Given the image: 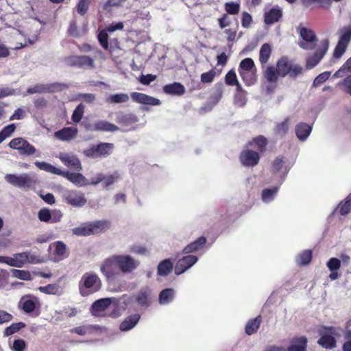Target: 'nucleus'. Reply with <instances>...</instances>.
<instances>
[{
	"mask_svg": "<svg viewBox=\"0 0 351 351\" xmlns=\"http://www.w3.org/2000/svg\"><path fill=\"white\" fill-rule=\"evenodd\" d=\"M93 234L106 231L110 227V222L108 220H99L91 222Z\"/></svg>",
	"mask_w": 351,
	"mask_h": 351,
	"instance_id": "39",
	"label": "nucleus"
},
{
	"mask_svg": "<svg viewBox=\"0 0 351 351\" xmlns=\"http://www.w3.org/2000/svg\"><path fill=\"white\" fill-rule=\"evenodd\" d=\"M271 54V47L267 43L262 45L259 53V61L261 64H265L269 60Z\"/></svg>",
	"mask_w": 351,
	"mask_h": 351,
	"instance_id": "41",
	"label": "nucleus"
},
{
	"mask_svg": "<svg viewBox=\"0 0 351 351\" xmlns=\"http://www.w3.org/2000/svg\"><path fill=\"white\" fill-rule=\"evenodd\" d=\"M113 144L101 143L97 145H93L84 151V154L87 157L97 158L105 157L109 155L112 150Z\"/></svg>",
	"mask_w": 351,
	"mask_h": 351,
	"instance_id": "9",
	"label": "nucleus"
},
{
	"mask_svg": "<svg viewBox=\"0 0 351 351\" xmlns=\"http://www.w3.org/2000/svg\"><path fill=\"white\" fill-rule=\"evenodd\" d=\"M298 33L302 39V40L298 41V45L300 48L305 50H312L315 48L317 39L314 32L311 29L299 26Z\"/></svg>",
	"mask_w": 351,
	"mask_h": 351,
	"instance_id": "7",
	"label": "nucleus"
},
{
	"mask_svg": "<svg viewBox=\"0 0 351 351\" xmlns=\"http://www.w3.org/2000/svg\"><path fill=\"white\" fill-rule=\"evenodd\" d=\"M111 304V298H105L97 300L91 306V311L93 315L97 316L100 313L104 311Z\"/></svg>",
	"mask_w": 351,
	"mask_h": 351,
	"instance_id": "26",
	"label": "nucleus"
},
{
	"mask_svg": "<svg viewBox=\"0 0 351 351\" xmlns=\"http://www.w3.org/2000/svg\"><path fill=\"white\" fill-rule=\"evenodd\" d=\"M104 178L103 184L104 187L108 188V186L117 182L120 179V176L117 172H114V173L109 176L104 175Z\"/></svg>",
	"mask_w": 351,
	"mask_h": 351,
	"instance_id": "52",
	"label": "nucleus"
},
{
	"mask_svg": "<svg viewBox=\"0 0 351 351\" xmlns=\"http://www.w3.org/2000/svg\"><path fill=\"white\" fill-rule=\"evenodd\" d=\"M62 197L64 202L75 208H82L87 203L85 194L77 190L62 189Z\"/></svg>",
	"mask_w": 351,
	"mask_h": 351,
	"instance_id": "5",
	"label": "nucleus"
},
{
	"mask_svg": "<svg viewBox=\"0 0 351 351\" xmlns=\"http://www.w3.org/2000/svg\"><path fill=\"white\" fill-rule=\"evenodd\" d=\"M27 93L28 94L47 93V85L43 84H36L33 87L29 88Z\"/></svg>",
	"mask_w": 351,
	"mask_h": 351,
	"instance_id": "61",
	"label": "nucleus"
},
{
	"mask_svg": "<svg viewBox=\"0 0 351 351\" xmlns=\"http://www.w3.org/2000/svg\"><path fill=\"white\" fill-rule=\"evenodd\" d=\"M291 64L292 62L287 57H282L278 60L276 64V70L278 76L283 77L288 75L291 69Z\"/></svg>",
	"mask_w": 351,
	"mask_h": 351,
	"instance_id": "24",
	"label": "nucleus"
},
{
	"mask_svg": "<svg viewBox=\"0 0 351 351\" xmlns=\"http://www.w3.org/2000/svg\"><path fill=\"white\" fill-rule=\"evenodd\" d=\"M240 5L237 3L228 2L225 3V10L230 14H236L239 12Z\"/></svg>",
	"mask_w": 351,
	"mask_h": 351,
	"instance_id": "59",
	"label": "nucleus"
},
{
	"mask_svg": "<svg viewBox=\"0 0 351 351\" xmlns=\"http://www.w3.org/2000/svg\"><path fill=\"white\" fill-rule=\"evenodd\" d=\"M341 32V35L334 51V56L337 58L341 57L346 51L347 46L351 39V27H344Z\"/></svg>",
	"mask_w": 351,
	"mask_h": 351,
	"instance_id": "12",
	"label": "nucleus"
},
{
	"mask_svg": "<svg viewBox=\"0 0 351 351\" xmlns=\"http://www.w3.org/2000/svg\"><path fill=\"white\" fill-rule=\"evenodd\" d=\"M326 266L330 271H338L341 267V261L337 258H331L327 262Z\"/></svg>",
	"mask_w": 351,
	"mask_h": 351,
	"instance_id": "62",
	"label": "nucleus"
},
{
	"mask_svg": "<svg viewBox=\"0 0 351 351\" xmlns=\"http://www.w3.org/2000/svg\"><path fill=\"white\" fill-rule=\"evenodd\" d=\"M20 304L22 306V308L25 312L31 313L34 311L36 306L38 304V301L35 297L26 295L21 299Z\"/></svg>",
	"mask_w": 351,
	"mask_h": 351,
	"instance_id": "28",
	"label": "nucleus"
},
{
	"mask_svg": "<svg viewBox=\"0 0 351 351\" xmlns=\"http://www.w3.org/2000/svg\"><path fill=\"white\" fill-rule=\"evenodd\" d=\"M330 75V73L328 71H325L319 74L318 76L315 77V79L313 81V86H318L322 83H324L325 81H326Z\"/></svg>",
	"mask_w": 351,
	"mask_h": 351,
	"instance_id": "63",
	"label": "nucleus"
},
{
	"mask_svg": "<svg viewBox=\"0 0 351 351\" xmlns=\"http://www.w3.org/2000/svg\"><path fill=\"white\" fill-rule=\"evenodd\" d=\"M100 285L101 281L95 274L86 273L80 282V293L83 296L88 295L99 290Z\"/></svg>",
	"mask_w": 351,
	"mask_h": 351,
	"instance_id": "4",
	"label": "nucleus"
},
{
	"mask_svg": "<svg viewBox=\"0 0 351 351\" xmlns=\"http://www.w3.org/2000/svg\"><path fill=\"white\" fill-rule=\"evenodd\" d=\"M47 93H56L62 91L68 88V86L61 82H53L51 84H46Z\"/></svg>",
	"mask_w": 351,
	"mask_h": 351,
	"instance_id": "51",
	"label": "nucleus"
},
{
	"mask_svg": "<svg viewBox=\"0 0 351 351\" xmlns=\"http://www.w3.org/2000/svg\"><path fill=\"white\" fill-rule=\"evenodd\" d=\"M130 251L137 255H146L147 254V248L140 244H133L130 247Z\"/></svg>",
	"mask_w": 351,
	"mask_h": 351,
	"instance_id": "58",
	"label": "nucleus"
},
{
	"mask_svg": "<svg viewBox=\"0 0 351 351\" xmlns=\"http://www.w3.org/2000/svg\"><path fill=\"white\" fill-rule=\"evenodd\" d=\"M84 128L87 131L90 132H116L119 130V128L106 121L99 120L96 121L92 123H84Z\"/></svg>",
	"mask_w": 351,
	"mask_h": 351,
	"instance_id": "13",
	"label": "nucleus"
},
{
	"mask_svg": "<svg viewBox=\"0 0 351 351\" xmlns=\"http://www.w3.org/2000/svg\"><path fill=\"white\" fill-rule=\"evenodd\" d=\"M58 158L67 167L75 171H80L82 169L81 162L74 154L62 152L60 153Z\"/></svg>",
	"mask_w": 351,
	"mask_h": 351,
	"instance_id": "18",
	"label": "nucleus"
},
{
	"mask_svg": "<svg viewBox=\"0 0 351 351\" xmlns=\"http://www.w3.org/2000/svg\"><path fill=\"white\" fill-rule=\"evenodd\" d=\"M165 93L173 95H182L185 93L184 86L178 82L167 84L162 88Z\"/></svg>",
	"mask_w": 351,
	"mask_h": 351,
	"instance_id": "30",
	"label": "nucleus"
},
{
	"mask_svg": "<svg viewBox=\"0 0 351 351\" xmlns=\"http://www.w3.org/2000/svg\"><path fill=\"white\" fill-rule=\"evenodd\" d=\"M77 132L78 130L76 128L69 127L56 132L55 133V136L56 138L62 141H71L75 138Z\"/></svg>",
	"mask_w": 351,
	"mask_h": 351,
	"instance_id": "27",
	"label": "nucleus"
},
{
	"mask_svg": "<svg viewBox=\"0 0 351 351\" xmlns=\"http://www.w3.org/2000/svg\"><path fill=\"white\" fill-rule=\"evenodd\" d=\"M341 88L351 96V75L345 77L339 83Z\"/></svg>",
	"mask_w": 351,
	"mask_h": 351,
	"instance_id": "57",
	"label": "nucleus"
},
{
	"mask_svg": "<svg viewBox=\"0 0 351 351\" xmlns=\"http://www.w3.org/2000/svg\"><path fill=\"white\" fill-rule=\"evenodd\" d=\"M198 261L195 255H187L178 260L175 266V274L180 275L194 265Z\"/></svg>",
	"mask_w": 351,
	"mask_h": 351,
	"instance_id": "17",
	"label": "nucleus"
},
{
	"mask_svg": "<svg viewBox=\"0 0 351 351\" xmlns=\"http://www.w3.org/2000/svg\"><path fill=\"white\" fill-rule=\"evenodd\" d=\"M117 254L106 258L100 265V271L110 282L116 281L121 276L118 269Z\"/></svg>",
	"mask_w": 351,
	"mask_h": 351,
	"instance_id": "2",
	"label": "nucleus"
},
{
	"mask_svg": "<svg viewBox=\"0 0 351 351\" xmlns=\"http://www.w3.org/2000/svg\"><path fill=\"white\" fill-rule=\"evenodd\" d=\"M312 259V252L306 250L298 254L295 261L299 265H306L310 263Z\"/></svg>",
	"mask_w": 351,
	"mask_h": 351,
	"instance_id": "42",
	"label": "nucleus"
},
{
	"mask_svg": "<svg viewBox=\"0 0 351 351\" xmlns=\"http://www.w3.org/2000/svg\"><path fill=\"white\" fill-rule=\"evenodd\" d=\"M9 146L18 150L21 155L31 156L36 153V148L23 138H15L12 139Z\"/></svg>",
	"mask_w": 351,
	"mask_h": 351,
	"instance_id": "10",
	"label": "nucleus"
},
{
	"mask_svg": "<svg viewBox=\"0 0 351 351\" xmlns=\"http://www.w3.org/2000/svg\"><path fill=\"white\" fill-rule=\"evenodd\" d=\"M307 338L304 336L295 337L291 339L287 351H306Z\"/></svg>",
	"mask_w": 351,
	"mask_h": 351,
	"instance_id": "22",
	"label": "nucleus"
},
{
	"mask_svg": "<svg viewBox=\"0 0 351 351\" xmlns=\"http://www.w3.org/2000/svg\"><path fill=\"white\" fill-rule=\"evenodd\" d=\"M174 297V289L171 288L163 289L159 294V304L161 305L168 304L173 300Z\"/></svg>",
	"mask_w": 351,
	"mask_h": 351,
	"instance_id": "33",
	"label": "nucleus"
},
{
	"mask_svg": "<svg viewBox=\"0 0 351 351\" xmlns=\"http://www.w3.org/2000/svg\"><path fill=\"white\" fill-rule=\"evenodd\" d=\"M32 10V5L28 1H24L22 9H17L14 13L6 16L7 27H0V37L5 41L13 44L12 49H22L32 45L38 39L40 31L35 23L25 22L24 18L30 14Z\"/></svg>",
	"mask_w": 351,
	"mask_h": 351,
	"instance_id": "1",
	"label": "nucleus"
},
{
	"mask_svg": "<svg viewBox=\"0 0 351 351\" xmlns=\"http://www.w3.org/2000/svg\"><path fill=\"white\" fill-rule=\"evenodd\" d=\"M34 165L40 170L51 173L55 175L60 176V174L62 173V171L61 169L45 162L36 161Z\"/></svg>",
	"mask_w": 351,
	"mask_h": 351,
	"instance_id": "38",
	"label": "nucleus"
},
{
	"mask_svg": "<svg viewBox=\"0 0 351 351\" xmlns=\"http://www.w3.org/2000/svg\"><path fill=\"white\" fill-rule=\"evenodd\" d=\"M14 262L17 264L16 267H22L27 263L36 264L40 262V258L30 252H24L13 254Z\"/></svg>",
	"mask_w": 351,
	"mask_h": 351,
	"instance_id": "16",
	"label": "nucleus"
},
{
	"mask_svg": "<svg viewBox=\"0 0 351 351\" xmlns=\"http://www.w3.org/2000/svg\"><path fill=\"white\" fill-rule=\"evenodd\" d=\"M5 180L11 185L23 189L31 188L36 182L34 178L25 173L20 175L6 174L5 176Z\"/></svg>",
	"mask_w": 351,
	"mask_h": 351,
	"instance_id": "6",
	"label": "nucleus"
},
{
	"mask_svg": "<svg viewBox=\"0 0 351 351\" xmlns=\"http://www.w3.org/2000/svg\"><path fill=\"white\" fill-rule=\"evenodd\" d=\"M76 236H88L93 234L91 222L84 223L72 230Z\"/></svg>",
	"mask_w": 351,
	"mask_h": 351,
	"instance_id": "34",
	"label": "nucleus"
},
{
	"mask_svg": "<svg viewBox=\"0 0 351 351\" xmlns=\"http://www.w3.org/2000/svg\"><path fill=\"white\" fill-rule=\"evenodd\" d=\"M320 333L322 336L317 341L319 345L326 349H332L336 346L334 336H339V334L335 328H324Z\"/></svg>",
	"mask_w": 351,
	"mask_h": 351,
	"instance_id": "8",
	"label": "nucleus"
},
{
	"mask_svg": "<svg viewBox=\"0 0 351 351\" xmlns=\"http://www.w3.org/2000/svg\"><path fill=\"white\" fill-rule=\"evenodd\" d=\"M38 289L40 292L47 294H57L59 291L60 287L58 285L50 284L47 286L40 287Z\"/></svg>",
	"mask_w": 351,
	"mask_h": 351,
	"instance_id": "55",
	"label": "nucleus"
},
{
	"mask_svg": "<svg viewBox=\"0 0 351 351\" xmlns=\"http://www.w3.org/2000/svg\"><path fill=\"white\" fill-rule=\"evenodd\" d=\"M131 97L134 101L138 104L152 106H158L160 104L159 99L141 93L134 92L131 94Z\"/></svg>",
	"mask_w": 351,
	"mask_h": 351,
	"instance_id": "20",
	"label": "nucleus"
},
{
	"mask_svg": "<svg viewBox=\"0 0 351 351\" xmlns=\"http://www.w3.org/2000/svg\"><path fill=\"white\" fill-rule=\"evenodd\" d=\"M84 106L82 104H80L74 110L71 116L72 121L74 123H79L84 114Z\"/></svg>",
	"mask_w": 351,
	"mask_h": 351,
	"instance_id": "53",
	"label": "nucleus"
},
{
	"mask_svg": "<svg viewBox=\"0 0 351 351\" xmlns=\"http://www.w3.org/2000/svg\"><path fill=\"white\" fill-rule=\"evenodd\" d=\"M312 131V127L306 123H299L295 126V134L301 141H305Z\"/></svg>",
	"mask_w": 351,
	"mask_h": 351,
	"instance_id": "25",
	"label": "nucleus"
},
{
	"mask_svg": "<svg viewBox=\"0 0 351 351\" xmlns=\"http://www.w3.org/2000/svg\"><path fill=\"white\" fill-rule=\"evenodd\" d=\"M25 326V324L23 322L14 323L5 329L4 335L6 337L10 336L19 331Z\"/></svg>",
	"mask_w": 351,
	"mask_h": 351,
	"instance_id": "49",
	"label": "nucleus"
},
{
	"mask_svg": "<svg viewBox=\"0 0 351 351\" xmlns=\"http://www.w3.org/2000/svg\"><path fill=\"white\" fill-rule=\"evenodd\" d=\"M129 95L126 93H117L110 95L106 101L110 104L126 103L129 101Z\"/></svg>",
	"mask_w": 351,
	"mask_h": 351,
	"instance_id": "43",
	"label": "nucleus"
},
{
	"mask_svg": "<svg viewBox=\"0 0 351 351\" xmlns=\"http://www.w3.org/2000/svg\"><path fill=\"white\" fill-rule=\"evenodd\" d=\"M265 77L268 82H276L278 77L276 69L271 66H267L265 71Z\"/></svg>",
	"mask_w": 351,
	"mask_h": 351,
	"instance_id": "50",
	"label": "nucleus"
},
{
	"mask_svg": "<svg viewBox=\"0 0 351 351\" xmlns=\"http://www.w3.org/2000/svg\"><path fill=\"white\" fill-rule=\"evenodd\" d=\"M66 63L70 66H77L88 69H94L93 58L88 56H71L66 58Z\"/></svg>",
	"mask_w": 351,
	"mask_h": 351,
	"instance_id": "14",
	"label": "nucleus"
},
{
	"mask_svg": "<svg viewBox=\"0 0 351 351\" xmlns=\"http://www.w3.org/2000/svg\"><path fill=\"white\" fill-rule=\"evenodd\" d=\"M206 243V238L204 237H200L195 241L187 245L184 248L183 252L185 254L195 252L200 250Z\"/></svg>",
	"mask_w": 351,
	"mask_h": 351,
	"instance_id": "32",
	"label": "nucleus"
},
{
	"mask_svg": "<svg viewBox=\"0 0 351 351\" xmlns=\"http://www.w3.org/2000/svg\"><path fill=\"white\" fill-rule=\"evenodd\" d=\"M267 139L263 136H258L254 138L249 143V145L257 149L258 152H263L267 145Z\"/></svg>",
	"mask_w": 351,
	"mask_h": 351,
	"instance_id": "44",
	"label": "nucleus"
},
{
	"mask_svg": "<svg viewBox=\"0 0 351 351\" xmlns=\"http://www.w3.org/2000/svg\"><path fill=\"white\" fill-rule=\"evenodd\" d=\"M173 263L170 259L161 261L157 268V274L161 276H166L172 271Z\"/></svg>",
	"mask_w": 351,
	"mask_h": 351,
	"instance_id": "35",
	"label": "nucleus"
},
{
	"mask_svg": "<svg viewBox=\"0 0 351 351\" xmlns=\"http://www.w3.org/2000/svg\"><path fill=\"white\" fill-rule=\"evenodd\" d=\"M55 247V254L58 257V260H62L67 256L66 246L61 241L56 242L53 244Z\"/></svg>",
	"mask_w": 351,
	"mask_h": 351,
	"instance_id": "45",
	"label": "nucleus"
},
{
	"mask_svg": "<svg viewBox=\"0 0 351 351\" xmlns=\"http://www.w3.org/2000/svg\"><path fill=\"white\" fill-rule=\"evenodd\" d=\"M60 176L66 178L73 184L80 187L86 186L89 184L86 178L79 173H71L62 171V173L60 174Z\"/></svg>",
	"mask_w": 351,
	"mask_h": 351,
	"instance_id": "21",
	"label": "nucleus"
},
{
	"mask_svg": "<svg viewBox=\"0 0 351 351\" xmlns=\"http://www.w3.org/2000/svg\"><path fill=\"white\" fill-rule=\"evenodd\" d=\"M261 322V316L256 317L255 319L250 320L245 326V332L248 335H251L256 332Z\"/></svg>",
	"mask_w": 351,
	"mask_h": 351,
	"instance_id": "40",
	"label": "nucleus"
},
{
	"mask_svg": "<svg viewBox=\"0 0 351 351\" xmlns=\"http://www.w3.org/2000/svg\"><path fill=\"white\" fill-rule=\"evenodd\" d=\"M141 316L135 313L127 317L120 324V330L123 332L129 331L132 329L138 322Z\"/></svg>",
	"mask_w": 351,
	"mask_h": 351,
	"instance_id": "29",
	"label": "nucleus"
},
{
	"mask_svg": "<svg viewBox=\"0 0 351 351\" xmlns=\"http://www.w3.org/2000/svg\"><path fill=\"white\" fill-rule=\"evenodd\" d=\"M117 258L121 275L134 274L141 264L139 260L128 254H117Z\"/></svg>",
	"mask_w": 351,
	"mask_h": 351,
	"instance_id": "3",
	"label": "nucleus"
},
{
	"mask_svg": "<svg viewBox=\"0 0 351 351\" xmlns=\"http://www.w3.org/2000/svg\"><path fill=\"white\" fill-rule=\"evenodd\" d=\"M38 217L40 221L43 222H51V211L47 208H43L38 211Z\"/></svg>",
	"mask_w": 351,
	"mask_h": 351,
	"instance_id": "60",
	"label": "nucleus"
},
{
	"mask_svg": "<svg viewBox=\"0 0 351 351\" xmlns=\"http://www.w3.org/2000/svg\"><path fill=\"white\" fill-rule=\"evenodd\" d=\"M291 125V121L289 117L285 119L282 121L278 123L275 128L276 133L280 136H285L289 132Z\"/></svg>",
	"mask_w": 351,
	"mask_h": 351,
	"instance_id": "36",
	"label": "nucleus"
},
{
	"mask_svg": "<svg viewBox=\"0 0 351 351\" xmlns=\"http://www.w3.org/2000/svg\"><path fill=\"white\" fill-rule=\"evenodd\" d=\"M339 208L340 213L342 215H346L351 211V197H348L344 202L339 204Z\"/></svg>",
	"mask_w": 351,
	"mask_h": 351,
	"instance_id": "56",
	"label": "nucleus"
},
{
	"mask_svg": "<svg viewBox=\"0 0 351 351\" xmlns=\"http://www.w3.org/2000/svg\"><path fill=\"white\" fill-rule=\"evenodd\" d=\"M11 271L14 278L23 280H31L32 279V275L29 271L14 269H12Z\"/></svg>",
	"mask_w": 351,
	"mask_h": 351,
	"instance_id": "47",
	"label": "nucleus"
},
{
	"mask_svg": "<svg viewBox=\"0 0 351 351\" xmlns=\"http://www.w3.org/2000/svg\"><path fill=\"white\" fill-rule=\"evenodd\" d=\"M226 83L229 86H234L235 84H237V77L236 73L231 70L226 75Z\"/></svg>",
	"mask_w": 351,
	"mask_h": 351,
	"instance_id": "64",
	"label": "nucleus"
},
{
	"mask_svg": "<svg viewBox=\"0 0 351 351\" xmlns=\"http://www.w3.org/2000/svg\"><path fill=\"white\" fill-rule=\"evenodd\" d=\"M150 295L151 290L147 287H143L135 295V300L138 306L147 308L150 304L149 301Z\"/></svg>",
	"mask_w": 351,
	"mask_h": 351,
	"instance_id": "23",
	"label": "nucleus"
},
{
	"mask_svg": "<svg viewBox=\"0 0 351 351\" xmlns=\"http://www.w3.org/2000/svg\"><path fill=\"white\" fill-rule=\"evenodd\" d=\"M290 167L286 165L285 158L283 156H278L272 162V171L285 178L288 173Z\"/></svg>",
	"mask_w": 351,
	"mask_h": 351,
	"instance_id": "19",
	"label": "nucleus"
},
{
	"mask_svg": "<svg viewBox=\"0 0 351 351\" xmlns=\"http://www.w3.org/2000/svg\"><path fill=\"white\" fill-rule=\"evenodd\" d=\"M239 159L243 166L254 167L258 163L260 156L257 151L246 149L241 153Z\"/></svg>",
	"mask_w": 351,
	"mask_h": 351,
	"instance_id": "15",
	"label": "nucleus"
},
{
	"mask_svg": "<svg viewBox=\"0 0 351 351\" xmlns=\"http://www.w3.org/2000/svg\"><path fill=\"white\" fill-rule=\"evenodd\" d=\"M282 17V11L279 8H272L265 13V22L267 25L273 24Z\"/></svg>",
	"mask_w": 351,
	"mask_h": 351,
	"instance_id": "31",
	"label": "nucleus"
},
{
	"mask_svg": "<svg viewBox=\"0 0 351 351\" xmlns=\"http://www.w3.org/2000/svg\"><path fill=\"white\" fill-rule=\"evenodd\" d=\"M239 73L245 84L250 86L255 82V72L254 71H244L243 70H239Z\"/></svg>",
	"mask_w": 351,
	"mask_h": 351,
	"instance_id": "46",
	"label": "nucleus"
},
{
	"mask_svg": "<svg viewBox=\"0 0 351 351\" xmlns=\"http://www.w3.org/2000/svg\"><path fill=\"white\" fill-rule=\"evenodd\" d=\"M328 49V41L324 40L322 42V46L318 47L315 53L308 56L306 58V67L307 69H311L317 66L321 60L324 58Z\"/></svg>",
	"mask_w": 351,
	"mask_h": 351,
	"instance_id": "11",
	"label": "nucleus"
},
{
	"mask_svg": "<svg viewBox=\"0 0 351 351\" xmlns=\"http://www.w3.org/2000/svg\"><path fill=\"white\" fill-rule=\"evenodd\" d=\"M239 70L254 71V63L253 60L249 58L243 60L240 63Z\"/></svg>",
	"mask_w": 351,
	"mask_h": 351,
	"instance_id": "54",
	"label": "nucleus"
},
{
	"mask_svg": "<svg viewBox=\"0 0 351 351\" xmlns=\"http://www.w3.org/2000/svg\"><path fill=\"white\" fill-rule=\"evenodd\" d=\"M280 186H274L271 189H265L261 193V199L265 203L271 202L276 197Z\"/></svg>",
	"mask_w": 351,
	"mask_h": 351,
	"instance_id": "37",
	"label": "nucleus"
},
{
	"mask_svg": "<svg viewBox=\"0 0 351 351\" xmlns=\"http://www.w3.org/2000/svg\"><path fill=\"white\" fill-rule=\"evenodd\" d=\"M119 122L125 126L135 123L138 121V117L134 114H127L119 118Z\"/></svg>",
	"mask_w": 351,
	"mask_h": 351,
	"instance_id": "48",
	"label": "nucleus"
}]
</instances>
